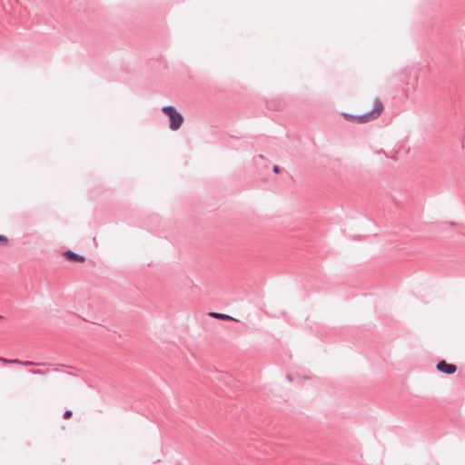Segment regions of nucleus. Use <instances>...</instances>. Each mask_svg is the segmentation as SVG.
<instances>
[{"instance_id":"9","label":"nucleus","mask_w":465,"mask_h":465,"mask_svg":"<svg viewBox=\"0 0 465 465\" xmlns=\"http://www.w3.org/2000/svg\"><path fill=\"white\" fill-rule=\"evenodd\" d=\"M72 416V411H65L64 413V419H68Z\"/></svg>"},{"instance_id":"8","label":"nucleus","mask_w":465,"mask_h":465,"mask_svg":"<svg viewBox=\"0 0 465 465\" xmlns=\"http://www.w3.org/2000/svg\"><path fill=\"white\" fill-rule=\"evenodd\" d=\"M0 243L6 244L7 243V238L4 235H0Z\"/></svg>"},{"instance_id":"2","label":"nucleus","mask_w":465,"mask_h":465,"mask_svg":"<svg viewBox=\"0 0 465 465\" xmlns=\"http://www.w3.org/2000/svg\"><path fill=\"white\" fill-rule=\"evenodd\" d=\"M382 104L380 100H375L374 107L368 113L356 116V120L358 123H367L371 120H374L378 118L382 111Z\"/></svg>"},{"instance_id":"5","label":"nucleus","mask_w":465,"mask_h":465,"mask_svg":"<svg viewBox=\"0 0 465 465\" xmlns=\"http://www.w3.org/2000/svg\"><path fill=\"white\" fill-rule=\"evenodd\" d=\"M209 316L212 318H214V319H219V320L238 321L237 319L232 317L230 315H227L224 313H220V312H210Z\"/></svg>"},{"instance_id":"1","label":"nucleus","mask_w":465,"mask_h":465,"mask_svg":"<svg viewBox=\"0 0 465 465\" xmlns=\"http://www.w3.org/2000/svg\"><path fill=\"white\" fill-rule=\"evenodd\" d=\"M161 111L169 118V128L177 131L183 123V116L173 105L163 106Z\"/></svg>"},{"instance_id":"3","label":"nucleus","mask_w":465,"mask_h":465,"mask_svg":"<svg viewBox=\"0 0 465 465\" xmlns=\"http://www.w3.org/2000/svg\"><path fill=\"white\" fill-rule=\"evenodd\" d=\"M456 366L451 363H448L445 361H440L437 363V370L446 374H452L456 371Z\"/></svg>"},{"instance_id":"6","label":"nucleus","mask_w":465,"mask_h":465,"mask_svg":"<svg viewBox=\"0 0 465 465\" xmlns=\"http://www.w3.org/2000/svg\"><path fill=\"white\" fill-rule=\"evenodd\" d=\"M0 361H2L5 364H10V363L18 364V363H20V361L17 359L9 360V359L4 358V357H0Z\"/></svg>"},{"instance_id":"11","label":"nucleus","mask_w":465,"mask_h":465,"mask_svg":"<svg viewBox=\"0 0 465 465\" xmlns=\"http://www.w3.org/2000/svg\"><path fill=\"white\" fill-rule=\"evenodd\" d=\"M29 372H31V373H35V374H40V373H42V371H40V370H37V371H29Z\"/></svg>"},{"instance_id":"7","label":"nucleus","mask_w":465,"mask_h":465,"mask_svg":"<svg viewBox=\"0 0 465 465\" xmlns=\"http://www.w3.org/2000/svg\"><path fill=\"white\" fill-rule=\"evenodd\" d=\"M19 364L24 365V366H31V365H35V363L33 361H20Z\"/></svg>"},{"instance_id":"10","label":"nucleus","mask_w":465,"mask_h":465,"mask_svg":"<svg viewBox=\"0 0 465 465\" xmlns=\"http://www.w3.org/2000/svg\"><path fill=\"white\" fill-rule=\"evenodd\" d=\"M272 170H273V172H274L275 173H280V168H279V166H277V165H274Z\"/></svg>"},{"instance_id":"4","label":"nucleus","mask_w":465,"mask_h":465,"mask_svg":"<svg viewBox=\"0 0 465 465\" xmlns=\"http://www.w3.org/2000/svg\"><path fill=\"white\" fill-rule=\"evenodd\" d=\"M64 255L68 259V260H71V261H75V262H82L84 261V257L78 254V253H75L72 251H66L64 252Z\"/></svg>"}]
</instances>
